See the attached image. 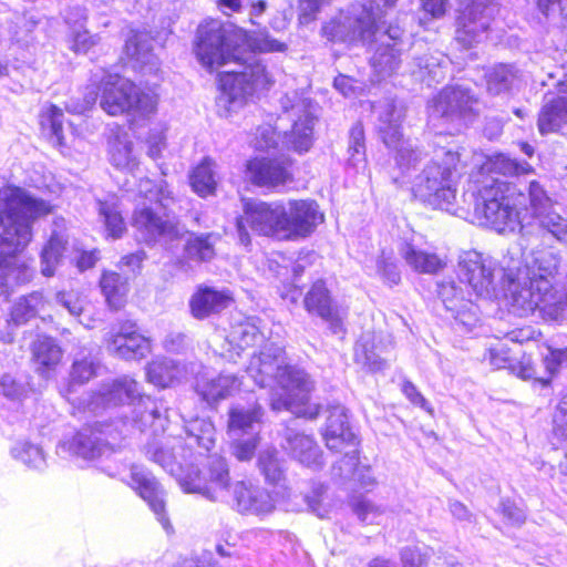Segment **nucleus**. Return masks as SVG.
Wrapping results in <instances>:
<instances>
[{"label":"nucleus","instance_id":"55","mask_svg":"<svg viewBox=\"0 0 567 567\" xmlns=\"http://www.w3.org/2000/svg\"><path fill=\"white\" fill-rule=\"evenodd\" d=\"M351 508L361 520H365L369 514L379 513V508L364 497L353 499Z\"/></svg>","mask_w":567,"mask_h":567},{"label":"nucleus","instance_id":"10","mask_svg":"<svg viewBox=\"0 0 567 567\" xmlns=\"http://www.w3.org/2000/svg\"><path fill=\"white\" fill-rule=\"evenodd\" d=\"M102 344L110 355L124 361L144 360L153 351V339L134 319H123L111 326L102 338Z\"/></svg>","mask_w":567,"mask_h":567},{"label":"nucleus","instance_id":"8","mask_svg":"<svg viewBox=\"0 0 567 567\" xmlns=\"http://www.w3.org/2000/svg\"><path fill=\"white\" fill-rule=\"evenodd\" d=\"M512 307L520 317L538 312L544 321H557L564 315V302L551 281L543 275L530 277L526 286L514 292Z\"/></svg>","mask_w":567,"mask_h":567},{"label":"nucleus","instance_id":"33","mask_svg":"<svg viewBox=\"0 0 567 567\" xmlns=\"http://www.w3.org/2000/svg\"><path fill=\"white\" fill-rule=\"evenodd\" d=\"M99 215L103 219L107 236L113 239L123 237L126 233V223L116 203L99 202Z\"/></svg>","mask_w":567,"mask_h":567},{"label":"nucleus","instance_id":"9","mask_svg":"<svg viewBox=\"0 0 567 567\" xmlns=\"http://www.w3.org/2000/svg\"><path fill=\"white\" fill-rule=\"evenodd\" d=\"M295 161L284 154L254 155L244 163L245 181L267 190H278L295 182Z\"/></svg>","mask_w":567,"mask_h":567},{"label":"nucleus","instance_id":"36","mask_svg":"<svg viewBox=\"0 0 567 567\" xmlns=\"http://www.w3.org/2000/svg\"><path fill=\"white\" fill-rule=\"evenodd\" d=\"M39 124L42 131L49 130L55 137L58 146H64L63 111L55 104H50L39 114Z\"/></svg>","mask_w":567,"mask_h":567},{"label":"nucleus","instance_id":"6","mask_svg":"<svg viewBox=\"0 0 567 567\" xmlns=\"http://www.w3.org/2000/svg\"><path fill=\"white\" fill-rule=\"evenodd\" d=\"M280 392L272 399L275 410H287L297 417L316 420L322 412V405L311 401L315 382L303 370L292 365H279L275 375Z\"/></svg>","mask_w":567,"mask_h":567},{"label":"nucleus","instance_id":"34","mask_svg":"<svg viewBox=\"0 0 567 567\" xmlns=\"http://www.w3.org/2000/svg\"><path fill=\"white\" fill-rule=\"evenodd\" d=\"M548 353L543 358V363L547 372V377H537V371L534 373L533 381L543 388L551 385L554 378L559 373L563 365H567V347L565 348H553L547 347Z\"/></svg>","mask_w":567,"mask_h":567},{"label":"nucleus","instance_id":"31","mask_svg":"<svg viewBox=\"0 0 567 567\" xmlns=\"http://www.w3.org/2000/svg\"><path fill=\"white\" fill-rule=\"evenodd\" d=\"M404 259L419 274L435 275L445 267L444 260L437 254L417 250L411 246L408 247Z\"/></svg>","mask_w":567,"mask_h":567},{"label":"nucleus","instance_id":"52","mask_svg":"<svg viewBox=\"0 0 567 567\" xmlns=\"http://www.w3.org/2000/svg\"><path fill=\"white\" fill-rule=\"evenodd\" d=\"M449 0H420L421 10L431 19H441L447 11Z\"/></svg>","mask_w":567,"mask_h":567},{"label":"nucleus","instance_id":"21","mask_svg":"<svg viewBox=\"0 0 567 567\" xmlns=\"http://www.w3.org/2000/svg\"><path fill=\"white\" fill-rule=\"evenodd\" d=\"M475 96L458 85L443 87L435 97V107L442 117L464 118L474 113Z\"/></svg>","mask_w":567,"mask_h":567},{"label":"nucleus","instance_id":"16","mask_svg":"<svg viewBox=\"0 0 567 567\" xmlns=\"http://www.w3.org/2000/svg\"><path fill=\"white\" fill-rule=\"evenodd\" d=\"M483 360L493 369L507 370L523 381L533 379L537 370V363L532 355L515 349L504 337L486 349Z\"/></svg>","mask_w":567,"mask_h":567},{"label":"nucleus","instance_id":"20","mask_svg":"<svg viewBox=\"0 0 567 567\" xmlns=\"http://www.w3.org/2000/svg\"><path fill=\"white\" fill-rule=\"evenodd\" d=\"M30 364L42 378H51L63 362V349L49 334H38L30 343Z\"/></svg>","mask_w":567,"mask_h":567},{"label":"nucleus","instance_id":"23","mask_svg":"<svg viewBox=\"0 0 567 567\" xmlns=\"http://www.w3.org/2000/svg\"><path fill=\"white\" fill-rule=\"evenodd\" d=\"M488 29L484 10L478 6H466L456 18V40L465 48H471L477 37Z\"/></svg>","mask_w":567,"mask_h":567},{"label":"nucleus","instance_id":"15","mask_svg":"<svg viewBox=\"0 0 567 567\" xmlns=\"http://www.w3.org/2000/svg\"><path fill=\"white\" fill-rule=\"evenodd\" d=\"M302 306L309 316L324 321L332 333H346L344 317L327 279L317 278L310 282L303 295Z\"/></svg>","mask_w":567,"mask_h":567},{"label":"nucleus","instance_id":"60","mask_svg":"<svg viewBox=\"0 0 567 567\" xmlns=\"http://www.w3.org/2000/svg\"><path fill=\"white\" fill-rule=\"evenodd\" d=\"M355 80L346 74H338L333 80V86L343 95H350L354 93Z\"/></svg>","mask_w":567,"mask_h":567},{"label":"nucleus","instance_id":"25","mask_svg":"<svg viewBox=\"0 0 567 567\" xmlns=\"http://www.w3.org/2000/svg\"><path fill=\"white\" fill-rule=\"evenodd\" d=\"M461 281L476 292L486 289L492 282V271L475 252L467 254L458 264Z\"/></svg>","mask_w":567,"mask_h":567},{"label":"nucleus","instance_id":"41","mask_svg":"<svg viewBox=\"0 0 567 567\" xmlns=\"http://www.w3.org/2000/svg\"><path fill=\"white\" fill-rule=\"evenodd\" d=\"M212 234H203L189 238L185 244V251L199 261H208L215 256Z\"/></svg>","mask_w":567,"mask_h":567},{"label":"nucleus","instance_id":"58","mask_svg":"<svg viewBox=\"0 0 567 567\" xmlns=\"http://www.w3.org/2000/svg\"><path fill=\"white\" fill-rule=\"evenodd\" d=\"M291 147L299 154L306 153L312 145V137L310 133H296L292 131Z\"/></svg>","mask_w":567,"mask_h":567},{"label":"nucleus","instance_id":"57","mask_svg":"<svg viewBox=\"0 0 567 567\" xmlns=\"http://www.w3.org/2000/svg\"><path fill=\"white\" fill-rule=\"evenodd\" d=\"M501 514L511 524L520 525L524 523V516L522 514V511L511 501H505L502 503Z\"/></svg>","mask_w":567,"mask_h":567},{"label":"nucleus","instance_id":"27","mask_svg":"<svg viewBox=\"0 0 567 567\" xmlns=\"http://www.w3.org/2000/svg\"><path fill=\"white\" fill-rule=\"evenodd\" d=\"M567 124V96H556L544 104L537 118L538 131L542 135L557 132Z\"/></svg>","mask_w":567,"mask_h":567},{"label":"nucleus","instance_id":"28","mask_svg":"<svg viewBox=\"0 0 567 567\" xmlns=\"http://www.w3.org/2000/svg\"><path fill=\"white\" fill-rule=\"evenodd\" d=\"M101 395L105 404L114 406L134 403L142 396L137 381L130 377L114 380Z\"/></svg>","mask_w":567,"mask_h":567},{"label":"nucleus","instance_id":"3","mask_svg":"<svg viewBox=\"0 0 567 567\" xmlns=\"http://www.w3.org/2000/svg\"><path fill=\"white\" fill-rule=\"evenodd\" d=\"M286 50V43L267 32L252 34L243 28L228 29L214 19L198 24L193 44L196 59L208 72H215L229 63L244 64L246 52L260 54Z\"/></svg>","mask_w":567,"mask_h":567},{"label":"nucleus","instance_id":"7","mask_svg":"<svg viewBox=\"0 0 567 567\" xmlns=\"http://www.w3.org/2000/svg\"><path fill=\"white\" fill-rule=\"evenodd\" d=\"M274 83L267 66L255 61L243 71H224L217 74V89L228 111L241 109L258 92Z\"/></svg>","mask_w":567,"mask_h":567},{"label":"nucleus","instance_id":"2","mask_svg":"<svg viewBox=\"0 0 567 567\" xmlns=\"http://www.w3.org/2000/svg\"><path fill=\"white\" fill-rule=\"evenodd\" d=\"M529 204L515 184L496 178L475 193V212L484 224L498 233L523 226L525 218L538 219L553 208V202L537 181L528 187Z\"/></svg>","mask_w":567,"mask_h":567},{"label":"nucleus","instance_id":"22","mask_svg":"<svg viewBox=\"0 0 567 567\" xmlns=\"http://www.w3.org/2000/svg\"><path fill=\"white\" fill-rule=\"evenodd\" d=\"M99 288L105 305L111 311H121L130 302V279L115 270H103L101 272Z\"/></svg>","mask_w":567,"mask_h":567},{"label":"nucleus","instance_id":"45","mask_svg":"<svg viewBox=\"0 0 567 567\" xmlns=\"http://www.w3.org/2000/svg\"><path fill=\"white\" fill-rule=\"evenodd\" d=\"M259 443V435H254L246 440H235L230 444L231 455L238 462H250L256 455Z\"/></svg>","mask_w":567,"mask_h":567},{"label":"nucleus","instance_id":"62","mask_svg":"<svg viewBox=\"0 0 567 567\" xmlns=\"http://www.w3.org/2000/svg\"><path fill=\"white\" fill-rule=\"evenodd\" d=\"M339 32L340 22L337 20H330L326 22L321 28L322 37H324L330 42L337 41Z\"/></svg>","mask_w":567,"mask_h":567},{"label":"nucleus","instance_id":"29","mask_svg":"<svg viewBox=\"0 0 567 567\" xmlns=\"http://www.w3.org/2000/svg\"><path fill=\"white\" fill-rule=\"evenodd\" d=\"M47 300L39 292L20 298L10 310L8 323L20 327L37 318L47 307Z\"/></svg>","mask_w":567,"mask_h":567},{"label":"nucleus","instance_id":"35","mask_svg":"<svg viewBox=\"0 0 567 567\" xmlns=\"http://www.w3.org/2000/svg\"><path fill=\"white\" fill-rule=\"evenodd\" d=\"M66 244V239L59 231L51 233L41 251L42 262L45 264L43 269L45 276L53 275L54 267L62 258Z\"/></svg>","mask_w":567,"mask_h":567},{"label":"nucleus","instance_id":"5","mask_svg":"<svg viewBox=\"0 0 567 567\" xmlns=\"http://www.w3.org/2000/svg\"><path fill=\"white\" fill-rule=\"evenodd\" d=\"M94 93L104 113L125 116L130 126L150 121L157 113L161 100L157 85H143L120 73L105 74Z\"/></svg>","mask_w":567,"mask_h":567},{"label":"nucleus","instance_id":"18","mask_svg":"<svg viewBox=\"0 0 567 567\" xmlns=\"http://www.w3.org/2000/svg\"><path fill=\"white\" fill-rule=\"evenodd\" d=\"M234 292L227 288L197 285L189 296L188 310L190 316L199 321L217 317L235 303Z\"/></svg>","mask_w":567,"mask_h":567},{"label":"nucleus","instance_id":"24","mask_svg":"<svg viewBox=\"0 0 567 567\" xmlns=\"http://www.w3.org/2000/svg\"><path fill=\"white\" fill-rule=\"evenodd\" d=\"M237 378L228 374L196 378L195 391L209 405L217 404L233 395Z\"/></svg>","mask_w":567,"mask_h":567},{"label":"nucleus","instance_id":"38","mask_svg":"<svg viewBox=\"0 0 567 567\" xmlns=\"http://www.w3.org/2000/svg\"><path fill=\"white\" fill-rule=\"evenodd\" d=\"M287 441L291 453L301 463H311L317 458L319 447L313 436L296 433L290 435Z\"/></svg>","mask_w":567,"mask_h":567},{"label":"nucleus","instance_id":"32","mask_svg":"<svg viewBox=\"0 0 567 567\" xmlns=\"http://www.w3.org/2000/svg\"><path fill=\"white\" fill-rule=\"evenodd\" d=\"M257 466L269 485H279L286 481L282 461L276 449L262 451L257 458Z\"/></svg>","mask_w":567,"mask_h":567},{"label":"nucleus","instance_id":"50","mask_svg":"<svg viewBox=\"0 0 567 567\" xmlns=\"http://www.w3.org/2000/svg\"><path fill=\"white\" fill-rule=\"evenodd\" d=\"M330 0H299L298 21L300 24H308L317 19L323 2Z\"/></svg>","mask_w":567,"mask_h":567},{"label":"nucleus","instance_id":"13","mask_svg":"<svg viewBox=\"0 0 567 567\" xmlns=\"http://www.w3.org/2000/svg\"><path fill=\"white\" fill-rule=\"evenodd\" d=\"M161 208L151 205L135 207L131 216V226L140 240L153 247L162 239L179 237L178 221L166 207L159 203Z\"/></svg>","mask_w":567,"mask_h":567},{"label":"nucleus","instance_id":"26","mask_svg":"<svg viewBox=\"0 0 567 567\" xmlns=\"http://www.w3.org/2000/svg\"><path fill=\"white\" fill-rule=\"evenodd\" d=\"M214 167V159L209 156H205L192 168L188 175L189 186L199 197L206 198L214 196L217 192L218 182L215 176Z\"/></svg>","mask_w":567,"mask_h":567},{"label":"nucleus","instance_id":"19","mask_svg":"<svg viewBox=\"0 0 567 567\" xmlns=\"http://www.w3.org/2000/svg\"><path fill=\"white\" fill-rule=\"evenodd\" d=\"M229 491L231 507L241 515H262L275 508L270 494L250 480L236 481Z\"/></svg>","mask_w":567,"mask_h":567},{"label":"nucleus","instance_id":"12","mask_svg":"<svg viewBox=\"0 0 567 567\" xmlns=\"http://www.w3.org/2000/svg\"><path fill=\"white\" fill-rule=\"evenodd\" d=\"M328 416L322 430V439L328 450L339 454L342 461L352 465L359 463V436L352 431L347 410L339 403L327 408Z\"/></svg>","mask_w":567,"mask_h":567},{"label":"nucleus","instance_id":"61","mask_svg":"<svg viewBox=\"0 0 567 567\" xmlns=\"http://www.w3.org/2000/svg\"><path fill=\"white\" fill-rule=\"evenodd\" d=\"M145 258L146 254L144 250L133 251L124 255L120 260V265L131 267L133 269H141Z\"/></svg>","mask_w":567,"mask_h":567},{"label":"nucleus","instance_id":"51","mask_svg":"<svg viewBox=\"0 0 567 567\" xmlns=\"http://www.w3.org/2000/svg\"><path fill=\"white\" fill-rule=\"evenodd\" d=\"M402 393L411 402V404L425 410L429 414L433 415L434 409L429 404L423 394L409 380H404L401 386Z\"/></svg>","mask_w":567,"mask_h":567},{"label":"nucleus","instance_id":"63","mask_svg":"<svg viewBox=\"0 0 567 567\" xmlns=\"http://www.w3.org/2000/svg\"><path fill=\"white\" fill-rule=\"evenodd\" d=\"M374 350V343L370 341L361 342L355 349V361H361L364 364L370 363L369 352Z\"/></svg>","mask_w":567,"mask_h":567},{"label":"nucleus","instance_id":"49","mask_svg":"<svg viewBox=\"0 0 567 567\" xmlns=\"http://www.w3.org/2000/svg\"><path fill=\"white\" fill-rule=\"evenodd\" d=\"M553 431L557 436L567 437V393L560 398L553 414Z\"/></svg>","mask_w":567,"mask_h":567},{"label":"nucleus","instance_id":"59","mask_svg":"<svg viewBox=\"0 0 567 567\" xmlns=\"http://www.w3.org/2000/svg\"><path fill=\"white\" fill-rule=\"evenodd\" d=\"M99 260V250H83L80 252V255L76 258V267L81 271L89 270L93 268Z\"/></svg>","mask_w":567,"mask_h":567},{"label":"nucleus","instance_id":"39","mask_svg":"<svg viewBox=\"0 0 567 567\" xmlns=\"http://www.w3.org/2000/svg\"><path fill=\"white\" fill-rule=\"evenodd\" d=\"M261 417L262 409L259 405L249 410L231 408L228 411L227 429L228 431H245L252 427L255 423H259Z\"/></svg>","mask_w":567,"mask_h":567},{"label":"nucleus","instance_id":"53","mask_svg":"<svg viewBox=\"0 0 567 567\" xmlns=\"http://www.w3.org/2000/svg\"><path fill=\"white\" fill-rule=\"evenodd\" d=\"M95 43V40L87 31L76 32L71 40V50L75 53H86Z\"/></svg>","mask_w":567,"mask_h":567},{"label":"nucleus","instance_id":"37","mask_svg":"<svg viewBox=\"0 0 567 567\" xmlns=\"http://www.w3.org/2000/svg\"><path fill=\"white\" fill-rule=\"evenodd\" d=\"M402 567H426V556L416 547H405L400 551ZM367 567H395L394 563L383 556L371 558Z\"/></svg>","mask_w":567,"mask_h":567},{"label":"nucleus","instance_id":"54","mask_svg":"<svg viewBox=\"0 0 567 567\" xmlns=\"http://www.w3.org/2000/svg\"><path fill=\"white\" fill-rule=\"evenodd\" d=\"M58 300L73 316H80L83 312L82 301L76 293L60 291L58 292Z\"/></svg>","mask_w":567,"mask_h":567},{"label":"nucleus","instance_id":"47","mask_svg":"<svg viewBox=\"0 0 567 567\" xmlns=\"http://www.w3.org/2000/svg\"><path fill=\"white\" fill-rule=\"evenodd\" d=\"M537 220L542 228L546 229L557 238L567 234V225L565 224L564 218L559 214L555 213L553 208Z\"/></svg>","mask_w":567,"mask_h":567},{"label":"nucleus","instance_id":"40","mask_svg":"<svg viewBox=\"0 0 567 567\" xmlns=\"http://www.w3.org/2000/svg\"><path fill=\"white\" fill-rule=\"evenodd\" d=\"M147 380L158 388H168L176 380L174 367L165 360H153L146 367Z\"/></svg>","mask_w":567,"mask_h":567},{"label":"nucleus","instance_id":"56","mask_svg":"<svg viewBox=\"0 0 567 567\" xmlns=\"http://www.w3.org/2000/svg\"><path fill=\"white\" fill-rule=\"evenodd\" d=\"M238 337H234L240 348L249 347L256 339V329L252 326L239 323L234 331Z\"/></svg>","mask_w":567,"mask_h":567},{"label":"nucleus","instance_id":"43","mask_svg":"<svg viewBox=\"0 0 567 567\" xmlns=\"http://www.w3.org/2000/svg\"><path fill=\"white\" fill-rule=\"evenodd\" d=\"M400 53L393 45H384L378 49L371 60L372 68L379 71L393 72L400 65Z\"/></svg>","mask_w":567,"mask_h":567},{"label":"nucleus","instance_id":"42","mask_svg":"<svg viewBox=\"0 0 567 567\" xmlns=\"http://www.w3.org/2000/svg\"><path fill=\"white\" fill-rule=\"evenodd\" d=\"M109 156L111 163L117 168H125L135 164L132 143L123 141L118 136L110 142Z\"/></svg>","mask_w":567,"mask_h":567},{"label":"nucleus","instance_id":"46","mask_svg":"<svg viewBox=\"0 0 567 567\" xmlns=\"http://www.w3.org/2000/svg\"><path fill=\"white\" fill-rule=\"evenodd\" d=\"M96 375V365L86 358L75 360L71 367L70 381L73 384H84Z\"/></svg>","mask_w":567,"mask_h":567},{"label":"nucleus","instance_id":"1","mask_svg":"<svg viewBox=\"0 0 567 567\" xmlns=\"http://www.w3.org/2000/svg\"><path fill=\"white\" fill-rule=\"evenodd\" d=\"M243 215L237 217L236 227L240 241L250 244L249 230L260 237L295 241L310 237L324 221V214L315 199L288 200V209L280 200L241 198Z\"/></svg>","mask_w":567,"mask_h":567},{"label":"nucleus","instance_id":"44","mask_svg":"<svg viewBox=\"0 0 567 567\" xmlns=\"http://www.w3.org/2000/svg\"><path fill=\"white\" fill-rule=\"evenodd\" d=\"M280 132L271 125H260L254 136V148L257 151L275 150L279 145Z\"/></svg>","mask_w":567,"mask_h":567},{"label":"nucleus","instance_id":"4","mask_svg":"<svg viewBox=\"0 0 567 567\" xmlns=\"http://www.w3.org/2000/svg\"><path fill=\"white\" fill-rule=\"evenodd\" d=\"M52 212L50 203L19 186L9 184L0 188V286L7 285L14 270V258L31 243L33 221Z\"/></svg>","mask_w":567,"mask_h":567},{"label":"nucleus","instance_id":"30","mask_svg":"<svg viewBox=\"0 0 567 567\" xmlns=\"http://www.w3.org/2000/svg\"><path fill=\"white\" fill-rule=\"evenodd\" d=\"M482 168L489 175L520 176L534 173V167L527 162H518L498 153L486 158Z\"/></svg>","mask_w":567,"mask_h":567},{"label":"nucleus","instance_id":"48","mask_svg":"<svg viewBox=\"0 0 567 567\" xmlns=\"http://www.w3.org/2000/svg\"><path fill=\"white\" fill-rule=\"evenodd\" d=\"M542 336V332L539 330H536L532 326H525L515 328L511 331H507L503 337L507 339V341L514 346V344H524L529 341L537 340Z\"/></svg>","mask_w":567,"mask_h":567},{"label":"nucleus","instance_id":"14","mask_svg":"<svg viewBox=\"0 0 567 567\" xmlns=\"http://www.w3.org/2000/svg\"><path fill=\"white\" fill-rule=\"evenodd\" d=\"M230 471L227 461L221 456H210L202 467L188 471L181 478V486L186 493L203 494L216 499L218 492L227 488Z\"/></svg>","mask_w":567,"mask_h":567},{"label":"nucleus","instance_id":"11","mask_svg":"<svg viewBox=\"0 0 567 567\" xmlns=\"http://www.w3.org/2000/svg\"><path fill=\"white\" fill-rule=\"evenodd\" d=\"M463 166L456 150H444L442 157L427 166L424 187L427 202L433 208H442L454 200L456 188L452 185V178Z\"/></svg>","mask_w":567,"mask_h":567},{"label":"nucleus","instance_id":"64","mask_svg":"<svg viewBox=\"0 0 567 567\" xmlns=\"http://www.w3.org/2000/svg\"><path fill=\"white\" fill-rule=\"evenodd\" d=\"M123 50L128 58H136L140 51V43L135 37L127 39L124 43Z\"/></svg>","mask_w":567,"mask_h":567},{"label":"nucleus","instance_id":"17","mask_svg":"<svg viewBox=\"0 0 567 567\" xmlns=\"http://www.w3.org/2000/svg\"><path fill=\"white\" fill-rule=\"evenodd\" d=\"M126 485L147 503L164 528L171 527V522L166 514L163 489L151 472L142 466L135 464L131 465Z\"/></svg>","mask_w":567,"mask_h":567}]
</instances>
